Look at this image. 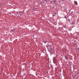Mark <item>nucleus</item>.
Returning <instances> with one entry per match:
<instances>
[{
    "mask_svg": "<svg viewBox=\"0 0 79 79\" xmlns=\"http://www.w3.org/2000/svg\"><path fill=\"white\" fill-rule=\"evenodd\" d=\"M47 0H44V3H45V4H47Z\"/></svg>",
    "mask_w": 79,
    "mask_h": 79,
    "instance_id": "1",
    "label": "nucleus"
},
{
    "mask_svg": "<svg viewBox=\"0 0 79 79\" xmlns=\"http://www.w3.org/2000/svg\"><path fill=\"white\" fill-rule=\"evenodd\" d=\"M65 59H66V60H68V57H67V56H65Z\"/></svg>",
    "mask_w": 79,
    "mask_h": 79,
    "instance_id": "2",
    "label": "nucleus"
},
{
    "mask_svg": "<svg viewBox=\"0 0 79 79\" xmlns=\"http://www.w3.org/2000/svg\"><path fill=\"white\" fill-rule=\"evenodd\" d=\"M75 3L76 5H77V1H75Z\"/></svg>",
    "mask_w": 79,
    "mask_h": 79,
    "instance_id": "3",
    "label": "nucleus"
},
{
    "mask_svg": "<svg viewBox=\"0 0 79 79\" xmlns=\"http://www.w3.org/2000/svg\"><path fill=\"white\" fill-rule=\"evenodd\" d=\"M53 2H54V3H56V1L55 0L53 1Z\"/></svg>",
    "mask_w": 79,
    "mask_h": 79,
    "instance_id": "4",
    "label": "nucleus"
},
{
    "mask_svg": "<svg viewBox=\"0 0 79 79\" xmlns=\"http://www.w3.org/2000/svg\"><path fill=\"white\" fill-rule=\"evenodd\" d=\"M67 18V17L65 16V18Z\"/></svg>",
    "mask_w": 79,
    "mask_h": 79,
    "instance_id": "5",
    "label": "nucleus"
},
{
    "mask_svg": "<svg viewBox=\"0 0 79 79\" xmlns=\"http://www.w3.org/2000/svg\"><path fill=\"white\" fill-rule=\"evenodd\" d=\"M46 42H47V41H44L45 44V43H46Z\"/></svg>",
    "mask_w": 79,
    "mask_h": 79,
    "instance_id": "6",
    "label": "nucleus"
},
{
    "mask_svg": "<svg viewBox=\"0 0 79 79\" xmlns=\"http://www.w3.org/2000/svg\"><path fill=\"white\" fill-rule=\"evenodd\" d=\"M56 13H55V15H56Z\"/></svg>",
    "mask_w": 79,
    "mask_h": 79,
    "instance_id": "7",
    "label": "nucleus"
},
{
    "mask_svg": "<svg viewBox=\"0 0 79 79\" xmlns=\"http://www.w3.org/2000/svg\"><path fill=\"white\" fill-rule=\"evenodd\" d=\"M53 16H55V15H53Z\"/></svg>",
    "mask_w": 79,
    "mask_h": 79,
    "instance_id": "8",
    "label": "nucleus"
}]
</instances>
